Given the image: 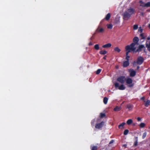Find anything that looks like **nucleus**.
<instances>
[{
  "label": "nucleus",
  "instance_id": "32",
  "mask_svg": "<svg viewBox=\"0 0 150 150\" xmlns=\"http://www.w3.org/2000/svg\"><path fill=\"white\" fill-rule=\"evenodd\" d=\"M138 26L137 25H134L133 26V29L134 30H136L138 28Z\"/></svg>",
  "mask_w": 150,
  "mask_h": 150
},
{
  "label": "nucleus",
  "instance_id": "31",
  "mask_svg": "<svg viewBox=\"0 0 150 150\" xmlns=\"http://www.w3.org/2000/svg\"><path fill=\"white\" fill-rule=\"evenodd\" d=\"M105 114H104V113H100V117L101 118H103V117H105Z\"/></svg>",
  "mask_w": 150,
  "mask_h": 150
},
{
  "label": "nucleus",
  "instance_id": "38",
  "mask_svg": "<svg viewBox=\"0 0 150 150\" xmlns=\"http://www.w3.org/2000/svg\"><path fill=\"white\" fill-rule=\"evenodd\" d=\"M130 57L129 56H126V59L127 61H129V58Z\"/></svg>",
  "mask_w": 150,
  "mask_h": 150
},
{
  "label": "nucleus",
  "instance_id": "1",
  "mask_svg": "<svg viewBox=\"0 0 150 150\" xmlns=\"http://www.w3.org/2000/svg\"><path fill=\"white\" fill-rule=\"evenodd\" d=\"M135 12L134 9L130 8L126 11L123 14L124 18L125 19L130 18L131 15L134 14Z\"/></svg>",
  "mask_w": 150,
  "mask_h": 150
},
{
  "label": "nucleus",
  "instance_id": "44",
  "mask_svg": "<svg viewBox=\"0 0 150 150\" xmlns=\"http://www.w3.org/2000/svg\"><path fill=\"white\" fill-rule=\"evenodd\" d=\"M148 27L150 29V23L149 24Z\"/></svg>",
  "mask_w": 150,
  "mask_h": 150
},
{
  "label": "nucleus",
  "instance_id": "29",
  "mask_svg": "<svg viewBox=\"0 0 150 150\" xmlns=\"http://www.w3.org/2000/svg\"><path fill=\"white\" fill-rule=\"evenodd\" d=\"M147 134V133L146 132H144L143 134L142 135V138L144 139L146 137Z\"/></svg>",
  "mask_w": 150,
  "mask_h": 150
},
{
  "label": "nucleus",
  "instance_id": "15",
  "mask_svg": "<svg viewBox=\"0 0 150 150\" xmlns=\"http://www.w3.org/2000/svg\"><path fill=\"white\" fill-rule=\"evenodd\" d=\"M144 102H145V105L146 107H148L150 103V101L149 100H147L145 102L144 100Z\"/></svg>",
  "mask_w": 150,
  "mask_h": 150
},
{
  "label": "nucleus",
  "instance_id": "10",
  "mask_svg": "<svg viewBox=\"0 0 150 150\" xmlns=\"http://www.w3.org/2000/svg\"><path fill=\"white\" fill-rule=\"evenodd\" d=\"M125 124V122H122L118 126L119 128L121 129H123L124 127V125Z\"/></svg>",
  "mask_w": 150,
  "mask_h": 150
},
{
  "label": "nucleus",
  "instance_id": "16",
  "mask_svg": "<svg viewBox=\"0 0 150 150\" xmlns=\"http://www.w3.org/2000/svg\"><path fill=\"white\" fill-rule=\"evenodd\" d=\"M104 30L103 28H98L97 29V31L99 33H103L104 31Z\"/></svg>",
  "mask_w": 150,
  "mask_h": 150
},
{
  "label": "nucleus",
  "instance_id": "39",
  "mask_svg": "<svg viewBox=\"0 0 150 150\" xmlns=\"http://www.w3.org/2000/svg\"><path fill=\"white\" fill-rule=\"evenodd\" d=\"M137 120L138 121H139L141 120V119L139 117H138L137 118Z\"/></svg>",
  "mask_w": 150,
  "mask_h": 150
},
{
  "label": "nucleus",
  "instance_id": "20",
  "mask_svg": "<svg viewBox=\"0 0 150 150\" xmlns=\"http://www.w3.org/2000/svg\"><path fill=\"white\" fill-rule=\"evenodd\" d=\"M107 52L105 50L101 51L100 52V53L101 54H106Z\"/></svg>",
  "mask_w": 150,
  "mask_h": 150
},
{
  "label": "nucleus",
  "instance_id": "35",
  "mask_svg": "<svg viewBox=\"0 0 150 150\" xmlns=\"http://www.w3.org/2000/svg\"><path fill=\"white\" fill-rule=\"evenodd\" d=\"M143 30L141 28V27H140L139 28V31L140 32V33H142V32Z\"/></svg>",
  "mask_w": 150,
  "mask_h": 150
},
{
  "label": "nucleus",
  "instance_id": "49",
  "mask_svg": "<svg viewBox=\"0 0 150 150\" xmlns=\"http://www.w3.org/2000/svg\"><path fill=\"white\" fill-rule=\"evenodd\" d=\"M149 95L150 96V93H149Z\"/></svg>",
  "mask_w": 150,
  "mask_h": 150
},
{
  "label": "nucleus",
  "instance_id": "37",
  "mask_svg": "<svg viewBox=\"0 0 150 150\" xmlns=\"http://www.w3.org/2000/svg\"><path fill=\"white\" fill-rule=\"evenodd\" d=\"M138 143V142L137 140L134 143V145L135 146H136L137 145Z\"/></svg>",
  "mask_w": 150,
  "mask_h": 150
},
{
  "label": "nucleus",
  "instance_id": "21",
  "mask_svg": "<svg viewBox=\"0 0 150 150\" xmlns=\"http://www.w3.org/2000/svg\"><path fill=\"white\" fill-rule=\"evenodd\" d=\"M144 7H150V2H149L146 4H144Z\"/></svg>",
  "mask_w": 150,
  "mask_h": 150
},
{
  "label": "nucleus",
  "instance_id": "9",
  "mask_svg": "<svg viewBox=\"0 0 150 150\" xmlns=\"http://www.w3.org/2000/svg\"><path fill=\"white\" fill-rule=\"evenodd\" d=\"M145 49L144 46L143 45H141L139 46L138 48L136 50L135 52L141 51L142 49Z\"/></svg>",
  "mask_w": 150,
  "mask_h": 150
},
{
  "label": "nucleus",
  "instance_id": "19",
  "mask_svg": "<svg viewBox=\"0 0 150 150\" xmlns=\"http://www.w3.org/2000/svg\"><path fill=\"white\" fill-rule=\"evenodd\" d=\"M121 109V107H119L118 106H116L115 108L114 109V110L115 111H118L120 110Z\"/></svg>",
  "mask_w": 150,
  "mask_h": 150
},
{
  "label": "nucleus",
  "instance_id": "40",
  "mask_svg": "<svg viewBox=\"0 0 150 150\" xmlns=\"http://www.w3.org/2000/svg\"><path fill=\"white\" fill-rule=\"evenodd\" d=\"M144 99H145V98L144 97H142L141 98V99L142 100H144Z\"/></svg>",
  "mask_w": 150,
  "mask_h": 150
},
{
  "label": "nucleus",
  "instance_id": "24",
  "mask_svg": "<svg viewBox=\"0 0 150 150\" xmlns=\"http://www.w3.org/2000/svg\"><path fill=\"white\" fill-rule=\"evenodd\" d=\"M145 126V124L144 123H141L139 125V127L141 128H143Z\"/></svg>",
  "mask_w": 150,
  "mask_h": 150
},
{
  "label": "nucleus",
  "instance_id": "26",
  "mask_svg": "<svg viewBox=\"0 0 150 150\" xmlns=\"http://www.w3.org/2000/svg\"><path fill=\"white\" fill-rule=\"evenodd\" d=\"M107 26L108 28L109 29H111L112 27V25L111 24H108Z\"/></svg>",
  "mask_w": 150,
  "mask_h": 150
},
{
  "label": "nucleus",
  "instance_id": "28",
  "mask_svg": "<svg viewBox=\"0 0 150 150\" xmlns=\"http://www.w3.org/2000/svg\"><path fill=\"white\" fill-rule=\"evenodd\" d=\"M129 132V130L128 129L125 130L124 132V134L125 135H126L128 134Z\"/></svg>",
  "mask_w": 150,
  "mask_h": 150
},
{
  "label": "nucleus",
  "instance_id": "50",
  "mask_svg": "<svg viewBox=\"0 0 150 150\" xmlns=\"http://www.w3.org/2000/svg\"><path fill=\"white\" fill-rule=\"evenodd\" d=\"M149 146H150V144H149Z\"/></svg>",
  "mask_w": 150,
  "mask_h": 150
},
{
  "label": "nucleus",
  "instance_id": "2",
  "mask_svg": "<svg viewBox=\"0 0 150 150\" xmlns=\"http://www.w3.org/2000/svg\"><path fill=\"white\" fill-rule=\"evenodd\" d=\"M131 45H128L125 47V49L127 52L126 53V56H128L129 53L131 51H135L136 49L134 47V46L131 47Z\"/></svg>",
  "mask_w": 150,
  "mask_h": 150
},
{
  "label": "nucleus",
  "instance_id": "42",
  "mask_svg": "<svg viewBox=\"0 0 150 150\" xmlns=\"http://www.w3.org/2000/svg\"><path fill=\"white\" fill-rule=\"evenodd\" d=\"M113 142V140H111L110 142V144H111Z\"/></svg>",
  "mask_w": 150,
  "mask_h": 150
},
{
  "label": "nucleus",
  "instance_id": "36",
  "mask_svg": "<svg viewBox=\"0 0 150 150\" xmlns=\"http://www.w3.org/2000/svg\"><path fill=\"white\" fill-rule=\"evenodd\" d=\"M140 36L142 37V39H144V38L143 36V34H142V33L140 35Z\"/></svg>",
  "mask_w": 150,
  "mask_h": 150
},
{
  "label": "nucleus",
  "instance_id": "17",
  "mask_svg": "<svg viewBox=\"0 0 150 150\" xmlns=\"http://www.w3.org/2000/svg\"><path fill=\"white\" fill-rule=\"evenodd\" d=\"M110 17V13H108L106 16L105 19L106 20H108Z\"/></svg>",
  "mask_w": 150,
  "mask_h": 150
},
{
  "label": "nucleus",
  "instance_id": "22",
  "mask_svg": "<svg viewBox=\"0 0 150 150\" xmlns=\"http://www.w3.org/2000/svg\"><path fill=\"white\" fill-rule=\"evenodd\" d=\"M108 98L106 97H105L103 99V102L104 104H106L107 103Z\"/></svg>",
  "mask_w": 150,
  "mask_h": 150
},
{
  "label": "nucleus",
  "instance_id": "45",
  "mask_svg": "<svg viewBox=\"0 0 150 150\" xmlns=\"http://www.w3.org/2000/svg\"><path fill=\"white\" fill-rule=\"evenodd\" d=\"M139 66H137V70H138V69H139Z\"/></svg>",
  "mask_w": 150,
  "mask_h": 150
},
{
  "label": "nucleus",
  "instance_id": "43",
  "mask_svg": "<svg viewBox=\"0 0 150 150\" xmlns=\"http://www.w3.org/2000/svg\"><path fill=\"white\" fill-rule=\"evenodd\" d=\"M93 45V44L91 42H90L89 43V45Z\"/></svg>",
  "mask_w": 150,
  "mask_h": 150
},
{
  "label": "nucleus",
  "instance_id": "6",
  "mask_svg": "<svg viewBox=\"0 0 150 150\" xmlns=\"http://www.w3.org/2000/svg\"><path fill=\"white\" fill-rule=\"evenodd\" d=\"M114 85L115 88H118V89L120 90H123L125 89V87L123 85H121L120 86H119V84L116 82L114 84Z\"/></svg>",
  "mask_w": 150,
  "mask_h": 150
},
{
  "label": "nucleus",
  "instance_id": "7",
  "mask_svg": "<svg viewBox=\"0 0 150 150\" xmlns=\"http://www.w3.org/2000/svg\"><path fill=\"white\" fill-rule=\"evenodd\" d=\"M130 75L131 76L133 77L136 75V72L133 69H130L129 70Z\"/></svg>",
  "mask_w": 150,
  "mask_h": 150
},
{
  "label": "nucleus",
  "instance_id": "8",
  "mask_svg": "<svg viewBox=\"0 0 150 150\" xmlns=\"http://www.w3.org/2000/svg\"><path fill=\"white\" fill-rule=\"evenodd\" d=\"M104 124V122H102L100 123L97 124L95 126V127L96 128L99 129L102 127Z\"/></svg>",
  "mask_w": 150,
  "mask_h": 150
},
{
  "label": "nucleus",
  "instance_id": "4",
  "mask_svg": "<svg viewBox=\"0 0 150 150\" xmlns=\"http://www.w3.org/2000/svg\"><path fill=\"white\" fill-rule=\"evenodd\" d=\"M139 40V39L138 37H134L133 39V42L130 45H131V47H132V46H134V47H135V49H136L137 46L138 45V42Z\"/></svg>",
  "mask_w": 150,
  "mask_h": 150
},
{
  "label": "nucleus",
  "instance_id": "18",
  "mask_svg": "<svg viewBox=\"0 0 150 150\" xmlns=\"http://www.w3.org/2000/svg\"><path fill=\"white\" fill-rule=\"evenodd\" d=\"M133 122V121L131 119H130L127 120V125H130L131 124H132Z\"/></svg>",
  "mask_w": 150,
  "mask_h": 150
},
{
  "label": "nucleus",
  "instance_id": "27",
  "mask_svg": "<svg viewBox=\"0 0 150 150\" xmlns=\"http://www.w3.org/2000/svg\"><path fill=\"white\" fill-rule=\"evenodd\" d=\"M139 2L140 3V6H141L144 7V5L145 4L142 1H140Z\"/></svg>",
  "mask_w": 150,
  "mask_h": 150
},
{
  "label": "nucleus",
  "instance_id": "5",
  "mask_svg": "<svg viewBox=\"0 0 150 150\" xmlns=\"http://www.w3.org/2000/svg\"><path fill=\"white\" fill-rule=\"evenodd\" d=\"M117 80L121 83H123L126 80V78L125 76H120L118 77Z\"/></svg>",
  "mask_w": 150,
  "mask_h": 150
},
{
  "label": "nucleus",
  "instance_id": "13",
  "mask_svg": "<svg viewBox=\"0 0 150 150\" xmlns=\"http://www.w3.org/2000/svg\"><path fill=\"white\" fill-rule=\"evenodd\" d=\"M111 46V44L110 43H108L107 44L103 45L102 47L103 48H109Z\"/></svg>",
  "mask_w": 150,
  "mask_h": 150
},
{
  "label": "nucleus",
  "instance_id": "30",
  "mask_svg": "<svg viewBox=\"0 0 150 150\" xmlns=\"http://www.w3.org/2000/svg\"><path fill=\"white\" fill-rule=\"evenodd\" d=\"M127 108L129 109V110H130V109L132 108V105H127Z\"/></svg>",
  "mask_w": 150,
  "mask_h": 150
},
{
  "label": "nucleus",
  "instance_id": "23",
  "mask_svg": "<svg viewBox=\"0 0 150 150\" xmlns=\"http://www.w3.org/2000/svg\"><path fill=\"white\" fill-rule=\"evenodd\" d=\"M94 48L96 50H98L99 49V45H98V44L94 46Z\"/></svg>",
  "mask_w": 150,
  "mask_h": 150
},
{
  "label": "nucleus",
  "instance_id": "33",
  "mask_svg": "<svg viewBox=\"0 0 150 150\" xmlns=\"http://www.w3.org/2000/svg\"><path fill=\"white\" fill-rule=\"evenodd\" d=\"M101 70L100 69H98L96 71V74H99L100 73V72H101Z\"/></svg>",
  "mask_w": 150,
  "mask_h": 150
},
{
  "label": "nucleus",
  "instance_id": "48",
  "mask_svg": "<svg viewBox=\"0 0 150 150\" xmlns=\"http://www.w3.org/2000/svg\"><path fill=\"white\" fill-rule=\"evenodd\" d=\"M124 146L125 147H126V145H124Z\"/></svg>",
  "mask_w": 150,
  "mask_h": 150
},
{
  "label": "nucleus",
  "instance_id": "47",
  "mask_svg": "<svg viewBox=\"0 0 150 150\" xmlns=\"http://www.w3.org/2000/svg\"><path fill=\"white\" fill-rule=\"evenodd\" d=\"M103 59H105L106 58V57H103Z\"/></svg>",
  "mask_w": 150,
  "mask_h": 150
},
{
  "label": "nucleus",
  "instance_id": "46",
  "mask_svg": "<svg viewBox=\"0 0 150 150\" xmlns=\"http://www.w3.org/2000/svg\"><path fill=\"white\" fill-rule=\"evenodd\" d=\"M147 40H150V37H148L147 38Z\"/></svg>",
  "mask_w": 150,
  "mask_h": 150
},
{
  "label": "nucleus",
  "instance_id": "34",
  "mask_svg": "<svg viewBox=\"0 0 150 150\" xmlns=\"http://www.w3.org/2000/svg\"><path fill=\"white\" fill-rule=\"evenodd\" d=\"M97 147L96 146H93V147L92 150H97Z\"/></svg>",
  "mask_w": 150,
  "mask_h": 150
},
{
  "label": "nucleus",
  "instance_id": "14",
  "mask_svg": "<svg viewBox=\"0 0 150 150\" xmlns=\"http://www.w3.org/2000/svg\"><path fill=\"white\" fill-rule=\"evenodd\" d=\"M129 61H127L125 62L123 64V66L124 67H127L129 65Z\"/></svg>",
  "mask_w": 150,
  "mask_h": 150
},
{
  "label": "nucleus",
  "instance_id": "3",
  "mask_svg": "<svg viewBox=\"0 0 150 150\" xmlns=\"http://www.w3.org/2000/svg\"><path fill=\"white\" fill-rule=\"evenodd\" d=\"M144 59L143 57L141 56L139 57L137 59L136 62H134L133 65L134 66H135L137 64L140 65L143 62Z\"/></svg>",
  "mask_w": 150,
  "mask_h": 150
},
{
  "label": "nucleus",
  "instance_id": "41",
  "mask_svg": "<svg viewBox=\"0 0 150 150\" xmlns=\"http://www.w3.org/2000/svg\"><path fill=\"white\" fill-rule=\"evenodd\" d=\"M133 86V85L131 84V85H129L128 86L129 87H132Z\"/></svg>",
  "mask_w": 150,
  "mask_h": 150
},
{
  "label": "nucleus",
  "instance_id": "11",
  "mask_svg": "<svg viewBox=\"0 0 150 150\" xmlns=\"http://www.w3.org/2000/svg\"><path fill=\"white\" fill-rule=\"evenodd\" d=\"M126 83L127 84H130L132 83V79L130 78H128L127 79H126Z\"/></svg>",
  "mask_w": 150,
  "mask_h": 150
},
{
  "label": "nucleus",
  "instance_id": "25",
  "mask_svg": "<svg viewBox=\"0 0 150 150\" xmlns=\"http://www.w3.org/2000/svg\"><path fill=\"white\" fill-rule=\"evenodd\" d=\"M114 50L118 52H119L121 51L120 50L118 47H115L114 49Z\"/></svg>",
  "mask_w": 150,
  "mask_h": 150
},
{
  "label": "nucleus",
  "instance_id": "12",
  "mask_svg": "<svg viewBox=\"0 0 150 150\" xmlns=\"http://www.w3.org/2000/svg\"><path fill=\"white\" fill-rule=\"evenodd\" d=\"M146 47L150 51V41H147L146 43Z\"/></svg>",
  "mask_w": 150,
  "mask_h": 150
}]
</instances>
